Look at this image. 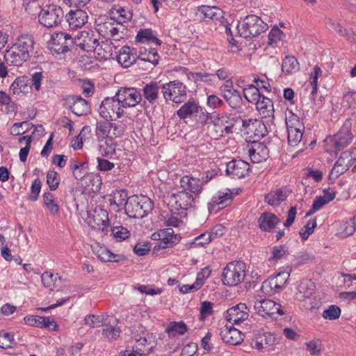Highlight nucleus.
Here are the masks:
<instances>
[{"instance_id": "f257e3e1", "label": "nucleus", "mask_w": 356, "mask_h": 356, "mask_svg": "<svg viewBox=\"0 0 356 356\" xmlns=\"http://www.w3.org/2000/svg\"><path fill=\"white\" fill-rule=\"evenodd\" d=\"M352 125V120L346 119L337 134L325 139L326 152L337 154L351 143L353 140Z\"/></svg>"}, {"instance_id": "f03ea898", "label": "nucleus", "mask_w": 356, "mask_h": 356, "mask_svg": "<svg viewBox=\"0 0 356 356\" xmlns=\"http://www.w3.org/2000/svg\"><path fill=\"white\" fill-rule=\"evenodd\" d=\"M153 207V203L149 197L133 195L126 202L125 211L130 218L140 219L150 213Z\"/></svg>"}, {"instance_id": "7ed1b4c3", "label": "nucleus", "mask_w": 356, "mask_h": 356, "mask_svg": "<svg viewBox=\"0 0 356 356\" xmlns=\"http://www.w3.org/2000/svg\"><path fill=\"white\" fill-rule=\"evenodd\" d=\"M74 44L80 47L83 51L92 52L100 49H111L113 44L102 42L99 44L98 40L95 37L93 31H83L78 33L74 38Z\"/></svg>"}, {"instance_id": "20e7f679", "label": "nucleus", "mask_w": 356, "mask_h": 356, "mask_svg": "<svg viewBox=\"0 0 356 356\" xmlns=\"http://www.w3.org/2000/svg\"><path fill=\"white\" fill-rule=\"evenodd\" d=\"M99 113L106 121H113L120 118L124 114V107L116 95L106 97L99 107Z\"/></svg>"}, {"instance_id": "39448f33", "label": "nucleus", "mask_w": 356, "mask_h": 356, "mask_svg": "<svg viewBox=\"0 0 356 356\" xmlns=\"http://www.w3.org/2000/svg\"><path fill=\"white\" fill-rule=\"evenodd\" d=\"M237 30L240 35L247 38L254 37L265 31L264 22L257 16H247L239 22Z\"/></svg>"}, {"instance_id": "423d86ee", "label": "nucleus", "mask_w": 356, "mask_h": 356, "mask_svg": "<svg viewBox=\"0 0 356 356\" xmlns=\"http://www.w3.org/2000/svg\"><path fill=\"white\" fill-rule=\"evenodd\" d=\"M245 264L241 261H232L224 268L222 272V283L227 286H236L245 278Z\"/></svg>"}, {"instance_id": "0eeeda50", "label": "nucleus", "mask_w": 356, "mask_h": 356, "mask_svg": "<svg viewBox=\"0 0 356 356\" xmlns=\"http://www.w3.org/2000/svg\"><path fill=\"white\" fill-rule=\"evenodd\" d=\"M356 160V149L343 152L330 170L329 179L334 180L346 172Z\"/></svg>"}, {"instance_id": "6e6552de", "label": "nucleus", "mask_w": 356, "mask_h": 356, "mask_svg": "<svg viewBox=\"0 0 356 356\" xmlns=\"http://www.w3.org/2000/svg\"><path fill=\"white\" fill-rule=\"evenodd\" d=\"M64 13L61 7L49 5L42 8L39 14L40 23L47 28L58 26L63 21Z\"/></svg>"}, {"instance_id": "1a4fd4ad", "label": "nucleus", "mask_w": 356, "mask_h": 356, "mask_svg": "<svg viewBox=\"0 0 356 356\" xmlns=\"http://www.w3.org/2000/svg\"><path fill=\"white\" fill-rule=\"evenodd\" d=\"M161 89L163 97L166 100L172 101L174 103H181L186 98V87L178 80L163 84Z\"/></svg>"}, {"instance_id": "9d476101", "label": "nucleus", "mask_w": 356, "mask_h": 356, "mask_svg": "<svg viewBox=\"0 0 356 356\" xmlns=\"http://www.w3.org/2000/svg\"><path fill=\"white\" fill-rule=\"evenodd\" d=\"M243 93L245 98L251 103H254L256 108L262 118L267 117V97L263 94V91L260 90L257 87L250 85L248 88H244Z\"/></svg>"}, {"instance_id": "9b49d317", "label": "nucleus", "mask_w": 356, "mask_h": 356, "mask_svg": "<svg viewBox=\"0 0 356 356\" xmlns=\"http://www.w3.org/2000/svg\"><path fill=\"white\" fill-rule=\"evenodd\" d=\"M74 45V38L64 32L54 33L49 42L51 52L58 54L69 51Z\"/></svg>"}, {"instance_id": "f8f14e48", "label": "nucleus", "mask_w": 356, "mask_h": 356, "mask_svg": "<svg viewBox=\"0 0 356 356\" xmlns=\"http://www.w3.org/2000/svg\"><path fill=\"white\" fill-rule=\"evenodd\" d=\"M63 101V106L76 116L86 115L90 111L88 102L79 95H68Z\"/></svg>"}, {"instance_id": "ddd939ff", "label": "nucleus", "mask_w": 356, "mask_h": 356, "mask_svg": "<svg viewBox=\"0 0 356 356\" xmlns=\"http://www.w3.org/2000/svg\"><path fill=\"white\" fill-rule=\"evenodd\" d=\"M115 95L124 108L134 107L141 99V94L136 88L121 87Z\"/></svg>"}, {"instance_id": "4468645a", "label": "nucleus", "mask_w": 356, "mask_h": 356, "mask_svg": "<svg viewBox=\"0 0 356 356\" xmlns=\"http://www.w3.org/2000/svg\"><path fill=\"white\" fill-rule=\"evenodd\" d=\"M88 223L94 229L104 231L109 226L107 211L101 207H96L92 212L89 213Z\"/></svg>"}, {"instance_id": "2eb2a0df", "label": "nucleus", "mask_w": 356, "mask_h": 356, "mask_svg": "<svg viewBox=\"0 0 356 356\" xmlns=\"http://www.w3.org/2000/svg\"><path fill=\"white\" fill-rule=\"evenodd\" d=\"M226 173L233 179H241L249 175V163L243 160H232L227 163Z\"/></svg>"}, {"instance_id": "dca6fc26", "label": "nucleus", "mask_w": 356, "mask_h": 356, "mask_svg": "<svg viewBox=\"0 0 356 356\" xmlns=\"http://www.w3.org/2000/svg\"><path fill=\"white\" fill-rule=\"evenodd\" d=\"M195 197L193 194L182 190L171 195L170 202L175 204L177 210H187L193 207Z\"/></svg>"}, {"instance_id": "f3484780", "label": "nucleus", "mask_w": 356, "mask_h": 356, "mask_svg": "<svg viewBox=\"0 0 356 356\" xmlns=\"http://www.w3.org/2000/svg\"><path fill=\"white\" fill-rule=\"evenodd\" d=\"M249 309L245 303H239L227 309L226 319L230 323L238 325L248 319Z\"/></svg>"}, {"instance_id": "a211bd4d", "label": "nucleus", "mask_w": 356, "mask_h": 356, "mask_svg": "<svg viewBox=\"0 0 356 356\" xmlns=\"http://www.w3.org/2000/svg\"><path fill=\"white\" fill-rule=\"evenodd\" d=\"M220 335L225 343L234 346L240 344L243 341V334L234 327L232 324L225 325L221 327Z\"/></svg>"}, {"instance_id": "6ab92c4d", "label": "nucleus", "mask_w": 356, "mask_h": 356, "mask_svg": "<svg viewBox=\"0 0 356 356\" xmlns=\"http://www.w3.org/2000/svg\"><path fill=\"white\" fill-rule=\"evenodd\" d=\"M232 196L229 190L228 192H218L214 195L208 204V209L210 213H217L229 205L232 202Z\"/></svg>"}, {"instance_id": "aec40b11", "label": "nucleus", "mask_w": 356, "mask_h": 356, "mask_svg": "<svg viewBox=\"0 0 356 356\" xmlns=\"http://www.w3.org/2000/svg\"><path fill=\"white\" fill-rule=\"evenodd\" d=\"M88 19L87 13L81 9L70 10L65 15V19L72 29L82 27L88 22Z\"/></svg>"}, {"instance_id": "412c9836", "label": "nucleus", "mask_w": 356, "mask_h": 356, "mask_svg": "<svg viewBox=\"0 0 356 356\" xmlns=\"http://www.w3.org/2000/svg\"><path fill=\"white\" fill-rule=\"evenodd\" d=\"M180 187L183 191L197 197L202 191V185L200 179L191 175H185L179 180Z\"/></svg>"}, {"instance_id": "4be33fe9", "label": "nucleus", "mask_w": 356, "mask_h": 356, "mask_svg": "<svg viewBox=\"0 0 356 356\" xmlns=\"http://www.w3.org/2000/svg\"><path fill=\"white\" fill-rule=\"evenodd\" d=\"M29 58V56H27L13 45L7 49L4 54L6 62L14 66H21L24 62L27 61Z\"/></svg>"}, {"instance_id": "5701e85b", "label": "nucleus", "mask_w": 356, "mask_h": 356, "mask_svg": "<svg viewBox=\"0 0 356 356\" xmlns=\"http://www.w3.org/2000/svg\"><path fill=\"white\" fill-rule=\"evenodd\" d=\"M285 38L282 30L275 25L268 33V54H277L281 51L279 43Z\"/></svg>"}, {"instance_id": "b1692460", "label": "nucleus", "mask_w": 356, "mask_h": 356, "mask_svg": "<svg viewBox=\"0 0 356 356\" xmlns=\"http://www.w3.org/2000/svg\"><path fill=\"white\" fill-rule=\"evenodd\" d=\"M263 282L259 290L255 294V302L254 305V314L265 318L267 315V295L264 291V284Z\"/></svg>"}, {"instance_id": "393cba45", "label": "nucleus", "mask_w": 356, "mask_h": 356, "mask_svg": "<svg viewBox=\"0 0 356 356\" xmlns=\"http://www.w3.org/2000/svg\"><path fill=\"white\" fill-rule=\"evenodd\" d=\"M138 51L136 49H131L124 46L120 49L117 55V60L124 67H128L136 61Z\"/></svg>"}, {"instance_id": "a878e982", "label": "nucleus", "mask_w": 356, "mask_h": 356, "mask_svg": "<svg viewBox=\"0 0 356 356\" xmlns=\"http://www.w3.org/2000/svg\"><path fill=\"white\" fill-rule=\"evenodd\" d=\"M35 41L34 38L31 34H22L16 40L13 44L21 51H23L27 56H31L33 51Z\"/></svg>"}, {"instance_id": "bb28decb", "label": "nucleus", "mask_w": 356, "mask_h": 356, "mask_svg": "<svg viewBox=\"0 0 356 356\" xmlns=\"http://www.w3.org/2000/svg\"><path fill=\"white\" fill-rule=\"evenodd\" d=\"M179 240L180 236L175 234L172 228L161 229L160 241L155 247L165 248L177 243Z\"/></svg>"}, {"instance_id": "cd10ccee", "label": "nucleus", "mask_w": 356, "mask_h": 356, "mask_svg": "<svg viewBox=\"0 0 356 356\" xmlns=\"http://www.w3.org/2000/svg\"><path fill=\"white\" fill-rule=\"evenodd\" d=\"M252 132L248 136H246V140H249V142L252 143H260L259 140L262 139L267 133V128L264 122L254 120L253 122V126L251 127Z\"/></svg>"}, {"instance_id": "c85d7f7f", "label": "nucleus", "mask_w": 356, "mask_h": 356, "mask_svg": "<svg viewBox=\"0 0 356 356\" xmlns=\"http://www.w3.org/2000/svg\"><path fill=\"white\" fill-rule=\"evenodd\" d=\"M98 140L99 151L103 156L112 157L115 153L116 143L113 138H100Z\"/></svg>"}, {"instance_id": "c756f323", "label": "nucleus", "mask_w": 356, "mask_h": 356, "mask_svg": "<svg viewBox=\"0 0 356 356\" xmlns=\"http://www.w3.org/2000/svg\"><path fill=\"white\" fill-rule=\"evenodd\" d=\"M161 88L159 82H151L146 84L143 89V96L150 104H154L159 98V90Z\"/></svg>"}, {"instance_id": "7c9ffc66", "label": "nucleus", "mask_w": 356, "mask_h": 356, "mask_svg": "<svg viewBox=\"0 0 356 356\" xmlns=\"http://www.w3.org/2000/svg\"><path fill=\"white\" fill-rule=\"evenodd\" d=\"M198 11L200 14V17L204 20L212 19L218 21L222 16V10L215 6H202L199 8Z\"/></svg>"}, {"instance_id": "2f4dec72", "label": "nucleus", "mask_w": 356, "mask_h": 356, "mask_svg": "<svg viewBox=\"0 0 356 356\" xmlns=\"http://www.w3.org/2000/svg\"><path fill=\"white\" fill-rule=\"evenodd\" d=\"M200 106L194 101H189L183 104L177 111V115L180 119L185 120L191 118L199 112Z\"/></svg>"}, {"instance_id": "473e14b6", "label": "nucleus", "mask_w": 356, "mask_h": 356, "mask_svg": "<svg viewBox=\"0 0 356 356\" xmlns=\"http://www.w3.org/2000/svg\"><path fill=\"white\" fill-rule=\"evenodd\" d=\"M29 81L27 76L18 77L10 86V90H13L14 94L28 93L31 90Z\"/></svg>"}, {"instance_id": "72a5a7b5", "label": "nucleus", "mask_w": 356, "mask_h": 356, "mask_svg": "<svg viewBox=\"0 0 356 356\" xmlns=\"http://www.w3.org/2000/svg\"><path fill=\"white\" fill-rule=\"evenodd\" d=\"M300 65L298 60L293 56H286L282 60V71L285 75H289L298 72Z\"/></svg>"}, {"instance_id": "f704fd0d", "label": "nucleus", "mask_w": 356, "mask_h": 356, "mask_svg": "<svg viewBox=\"0 0 356 356\" xmlns=\"http://www.w3.org/2000/svg\"><path fill=\"white\" fill-rule=\"evenodd\" d=\"M220 95L231 108L237 109L241 107L242 104V98L237 90L233 89L232 90L222 92Z\"/></svg>"}, {"instance_id": "c9c22d12", "label": "nucleus", "mask_w": 356, "mask_h": 356, "mask_svg": "<svg viewBox=\"0 0 356 356\" xmlns=\"http://www.w3.org/2000/svg\"><path fill=\"white\" fill-rule=\"evenodd\" d=\"M136 40L142 43L152 42L156 45L161 44V41L154 35L150 29H140L136 36Z\"/></svg>"}, {"instance_id": "e433bc0d", "label": "nucleus", "mask_w": 356, "mask_h": 356, "mask_svg": "<svg viewBox=\"0 0 356 356\" xmlns=\"http://www.w3.org/2000/svg\"><path fill=\"white\" fill-rule=\"evenodd\" d=\"M289 277V273L281 272L277 273L275 277L270 280V290L273 291V293L279 292L282 288L284 287Z\"/></svg>"}, {"instance_id": "4c0bfd02", "label": "nucleus", "mask_w": 356, "mask_h": 356, "mask_svg": "<svg viewBox=\"0 0 356 356\" xmlns=\"http://www.w3.org/2000/svg\"><path fill=\"white\" fill-rule=\"evenodd\" d=\"M285 314L284 307L275 301L268 300V318L272 320H281Z\"/></svg>"}, {"instance_id": "58836bf2", "label": "nucleus", "mask_w": 356, "mask_h": 356, "mask_svg": "<svg viewBox=\"0 0 356 356\" xmlns=\"http://www.w3.org/2000/svg\"><path fill=\"white\" fill-rule=\"evenodd\" d=\"M70 167L72 170L73 176L77 180L83 179L87 174L86 163H79L74 159H71Z\"/></svg>"}, {"instance_id": "ea45409f", "label": "nucleus", "mask_w": 356, "mask_h": 356, "mask_svg": "<svg viewBox=\"0 0 356 356\" xmlns=\"http://www.w3.org/2000/svg\"><path fill=\"white\" fill-rule=\"evenodd\" d=\"M138 58L142 60L148 61L154 65L158 64L159 56L155 49H144L138 52Z\"/></svg>"}, {"instance_id": "a19ab883", "label": "nucleus", "mask_w": 356, "mask_h": 356, "mask_svg": "<svg viewBox=\"0 0 356 356\" xmlns=\"http://www.w3.org/2000/svg\"><path fill=\"white\" fill-rule=\"evenodd\" d=\"M188 328L186 325L181 322H171L166 329L170 337H175L177 335H182L186 332Z\"/></svg>"}, {"instance_id": "79ce46f5", "label": "nucleus", "mask_w": 356, "mask_h": 356, "mask_svg": "<svg viewBox=\"0 0 356 356\" xmlns=\"http://www.w3.org/2000/svg\"><path fill=\"white\" fill-rule=\"evenodd\" d=\"M285 123L286 129H293L298 130H305V125L301 122L300 118L290 111L288 115L286 117Z\"/></svg>"}, {"instance_id": "37998d69", "label": "nucleus", "mask_w": 356, "mask_h": 356, "mask_svg": "<svg viewBox=\"0 0 356 356\" xmlns=\"http://www.w3.org/2000/svg\"><path fill=\"white\" fill-rule=\"evenodd\" d=\"M110 126L108 122L101 121L97 122L95 132L97 139L113 138Z\"/></svg>"}, {"instance_id": "c03bdc74", "label": "nucleus", "mask_w": 356, "mask_h": 356, "mask_svg": "<svg viewBox=\"0 0 356 356\" xmlns=\"http://www.w3.org/2000/svg\"><path fill=\"white\" fill-rule=\"evenodd\" d=\"M44 204L52 215L57 214L59 211V207L56 204L55 198L49 192L44 193L43 195Z\"/></svg>"}, {"instance_id": "a18cd8bd", "label": "nucleus", "mask_w": 356, "mask_h": 356, "mask_svg": "<svg viewBox=\"0 0 356 356\" xmlns=\"http://www.w3.org/2000/svg\"><path fill=\"white\" fill-rule=\"evenodd\" d=\"M93 252L104 262L118 261L116 259L118 256L104 247H99L97 250H93Z\"/></svg>"}, {"instance_id": "49530a36", "label": "nucleus", "mask_w": 356, "mask_h": 356, "mask_svg": "<svg viewBox=\"0 0 356 356\" xmlns=\"http://www.w3.org/2000/svg\"><path fill=\"white\" fill-rule=\"evenodd\" d=\"M41 279L44 286L52 290L57 286V280H60V277H58V274L54 275L52 273L44 272L42 274Z\"/></svg>"}, {"instance_id": "de8ad7c7", "label": "nucleus", "mask_w": 356, "mask_h": 356, "mask_svg": "<svg viewBox=\"0 0 356 356\" xmlns=\"http://www.w3.org/2000/svg\"><path fill=\"white\" fill-rule=\"evenodd\" d=\"M18 141L20 143H22L23 142L25 143V147L21 148L19 151V159L22 162H25L30 151L32 139L30 136H25L20 137Z\"/></svg>"}, {"instance_id": "09e8293b", "label": "nucleus", "mask_w": 356, "mask_h": 356, "mask_svg": "<svg viewBox=\"0 0 356 356\" xmlns=\"http://www.w3.org/2000/svg\"><path fill=\"white\" fill-rule=\"evenodd\" d=\"M268 196V204L272 206L280 204L286 198V193L280 188L272 191Z\"/></svg>"}, {"instance_id": "8fccbe9b", "label": "nucleus", "mask_w": 356, "mask_h": 356, "mask_svg": "<svg viewBox=\"0 0 356 356\" xmlns=\"http://www.w3.org/2000/svg\"><path fill=\"white\" fill-rule=\"evenodd\" d=\"M128 197L127 193L122 190L119 191H116L113 193L112 198L110 199L111 204H115L118 207H121L124 205L126 206V202L127 201Z\"/></svg>"}, {"instance_id": "3c124183", "label": "nucleus", "mask_w": 356, "mask_h": 356, "mask_svg": "<svg viewBox=\"0 0 356 356\" xmlns=\"http://www.w3.org/2000/svg\"><path fill=\"white\" fill-rule=\"evenodd\" d=\"M267 344V335L264 330H257L254 334V345L253 348L262 351L264 349V345Z\"/></svg>"}, {"instance_id": "603ef678", "label": "nucleus", "mask_w": 356, "mask_h": 356, "mask_svg": "<svg viewBox=\"0 0 356 356\" xmlns=\"http://www.w3.org/2000/svg\"><path fill=\"white\" fill-rule=\"evenodd\" d=\"M304 130L287 129L289 144L292 146L297 145L302 138Z\"/></svg>"}, {"instance_id": "864d4df0", "label": "nucleus", "mask_w": 356, "mask_h": 356, "mask_svg": "<svg viewBox=\"0 0 356 356\" xmlns=\"http://www.w3.org/2000/svg\"><path fill=\"white\" fill-rule=\"evenodd\" d=\"M199 113L197 123L201 124L202 126H204L209 124V123L213 122L215 125L218 123L216 120H212L211 114L204 108L200 107Z\"/></svg>"}, {"instance_id": "5fc2aeb1", "label": "nucleus", "mask_w": 356, "mask_h": 356, "mask_svg": "<svg viewBox=\"0 0 356 356\" xmlns=\"http://www.w3.org/2000/svg\"><path fill=\"white\" fill-rule=\"evenodd\" d=\"M15 343L13 334L5 331L0 332V348L7 349Z\"/></svg>"}, {"instance_id": "6e6d98bb", "label": "nucleus", "mask_w": 356, "mask_h": 356, "mask_svg": "<svg viewBox=\"0 0 356 356\" xmlns=\"http://www.w3.org/2000/svg\"><path fill=\"white\" fill-rule=\"evenodd\" d=\"M316 219L309 220L306 225L304 226L303 228L300 229L299 234L301 236L302 238L304 240H307L309 236L314 232V229L316 227Z\"/></svg>"}, {"instance_id": "4d7b16f0", "label": "nucleus", "mask_w": 356, "mask_h": 356, "mask_svg": "<svg viewBox=\"0 0 356 356\" xmlns=\"http://www.w3.org/2000/svg\"><path fill=\"white\" fill-rule=\"evenodd\" d=\"M314 284L310 281H302L298 286L300 293L302 294L304 298H309L314 291Z\"/></svg>"}, {"instance_id": "13d9d810", "label": "nucleus", "mask_w": 356, "mask_h": 356, "mask_svg": "<svg viewBox=\"0 0 356 356\" xmlns=\"http://www.w3.org/2000/svg\"><path fill=\"white\" fill-rule=\"evenodd\" d=\"M340 314L341 309L338 306L332 305L323 311L322 316L325 319L336 320L339 318Z\"/></svg>"}, {"instance_id": "bf43d9fd", "label": "nucleus", "mask_w": 356, "mask_h": 356, "mask_svg": "<svg viewBox=\"0 0 356 356\" xmlns=\"http://www.w3.org/2000/svg\"><path fill=\"white\" fill-rule=\"evenodd\" d=\"M112 234L118 241H122L129 238L130 232L124 227L116 226L112 228Z\"/></svg>"}, {"instance_id": "052dcab7", "label": "nucleus", "mask_w": 356, "mask_h": 356, "mask_svg": "<svg viewBox=\"0 0 356 356\" xmlns=\"http://www.w3.org/2000/svg\"><path fill=\"white\" fill-rule=\"evenodd\" d=\"M47 183L51 191L57 189L59 185L58 173L54 170H49L47 175Z\"/></svg>"}, {"instance_id": "680f3d73", "label": "nucleus", "mask_w": 356, "mask_h": 356, "mask_svg": "<svg viewBox=\"0 0 356 356\" xmlns=\"http://www.w3.org/2000/svg\"><path fill=\"white\" fill-rule=\"evenodd\" d=\"M307 350L312 355H315L321 353V342L319 339H313L305 343Z\"/></svg>"}, {"instance_id": "e2e57ef3", "label": "nucleus", "mask_w": 356, "mask_h": 356, "mask_svg": "<svg viewBox=\"0 0 356 356\" xmlns=\"http://www.w3.org/2000/svg\"><path fill=\"white\" fill-rule=\"evenodd\" d=\"M287 253L286 248L284 245H280L273 248L272 251V256L270 260L278 261L284 257Z\"/></svg>"}, {"instance_id": "0e129e2a", "label": "nucleus", "mask_w": 356, "mask_h": 356, "mask_svg": "<svg viewBox=\"0 0 356 356\" xmlns=\"http://www.w3.org/2000/svg\"><path fill=\"white\" fill-rule=\"evenodd\" d=\"M41 181L39 179H35L31 185V194L29 197V200L31 201H36L38 200L39 193L41 190Z\"/></svg>"}, {"instance_id": "69168bd1", "label": "nucleus", "mask_w": 356, "mask_h": 356, "mask_svg": "<svg viewBox=\"0 0 356 356\" xmlns=\"http://www.w3.org/2000/svg\"><path fill=\"white\" fill-rule=\"evenodd\" d=\"M121 332L118 327L108 326L103 330V335L108 339H116Z\"/></svg>"}, {"instance_id": "338daca9", "label": "nucleus", "mask_w": 356, "mask_h": 356, "mask_svg": "<svg viewBox=\"0 0 356 356\" xmlns=\"http://www.w3.org/2000/svg\"><path fill=\"white\" fill-rule=\"evenodd\" d=\"M212 240V234L205 232L196 237L193 241V244L196 246H204L209 243Z\"/></svg>"}, {"instance_id": "774afa93", "label": "nucleus", "mask_w": 356, "mask_h": 356, "mask_svg": "<svg viewBox=\"0 0 356 356\" xmlns=\"http://www.w3.org/2000/svg\"><path fill=\"white\" fill-rule=\"evenodd\" d=\"M210 275L211 270L209 269V267L204 268L200 273H197L195 282L197 284H198L200 289L202 287L206 279H207L210 276Z\"/></svg>"}]
</instances>
